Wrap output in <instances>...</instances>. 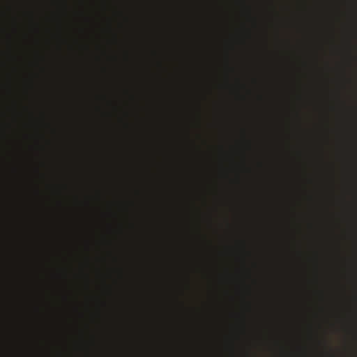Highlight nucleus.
Listing matches in <instances>:
<instances>
[{
  "label": "nucleus",
  "mask_w": 357,
  "mask_h": 357,
  "mask_svg": "<svg viewBox=\"0 0 357 357\" xmlns=\"http://www.w3.org/2000/svg\"><path fill=\"white\" fill-rule=\"evenodd\" d=\"M240 5L242 8L243 14H245L249 19H252L251 7L248 3V0H241Z\"/></svg>",
  "instance_id": "nucleus-5"
},
{
  "label": "nucleus",
  "mask_w": 357,
  "mask_h": 357,
  "mask_svg": "<svg viewBox=\"0 0 357 357\" xmlns=\"http://www.w3.org/2000/svg\"><path fill=\"white\" fill-rule=\"evenodd\" d=\"M243 354H244L245 357H250L249 352L248 350H245L243 349Z\"/></svg>",
  "instance_id": "nucleus-6"
},
{
  "label": "nucleus",
  "mask_w": 357,
  "mask_h": 357,
  "mask_svg": "<svg viewBox=\"0 0 357 357\" xmlns=\"http://www.w3.org/2000/svg\"><path fill=\"white\" fill-rule=\"evenodd\" d=\"M239 247V259L242 265V276L240 281L241 293L242 296V301L243 303L244 310L238 314L239 325H238V340L240 342L248 336V312L251 311V303L247 299V296L250 295V287L245 281V278L250 277V270L247 267L246 261L248 257H250V252L248 250L247 241L245 238H241L238 241Z\"/></svg>",
  "instance_id": "nucleus-1"
},
{
  "label": "nucleus",
  "mask_w": 357,
  "mask_h": 357,
  "mask_svg": "<svg viewBox=\"0 0 357 357\" xmlns=\"http://www.w3.org/2000/svg\"><path fill=\"white\" fill-rule=\"evenodd\" d=\"M251 37L250 30L243 24L240 38V43L242 45H245L248 39Z\"/></svg>",
  "instance_id": "nucleus-4"
},
{
  "label": "nucleus",
  "mask_w": 357,
  "mask_h": 357,
  "mask_svg": "<svg viewBox=\"0 0 357 357\" xmlns=\"http://www.w3.org/2000/svg\"><path fill=\"white\" fill-rule=\"evenodd\" d=\"M240 131L241 136L240 149L241 161L238 165V183L241 186L243 184L242 173L249 174L251 171L247 164V151L251 149V142L248 137L247 129L244 126L241 127Z\"/></svg>",
  "instance_id": "nucleus-2"
},
{
  "label": "nucleus",
  "mask_w": 357,
  "mask_h": 357,
  "mask_svg": "<svg viewBox=\"0 0 357 357\" xmlns=\"http://www.w3.org/2000/svg\"><path fill=\"white\" fill-rule=\"evenodd\" d=\"M238 96L241 101L245 102L247 100V97L245 95L241 93L242 90L246 91L248 93H250V90L248 89L247 86L244 82H242L241 79H238Z\"/></svg>",
  "instance_id": "nucleus-3"
}]
</instances>
